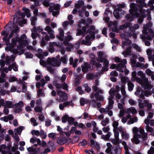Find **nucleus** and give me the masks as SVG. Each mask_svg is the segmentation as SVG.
<instances>
[{"mask_svg": "<svg viewBox=\"0 0 154 154\" xmlns=\"http://www.w3.org/2000/svg\"><path fill=\"white\" fill-rule=\"evenodd\" d=\"M131 52V48L130 47H128L126 48L125 51H124L122 52V54L124 57H127L128 55H130Z\"/></svg>", "mask_w": 154, "mask_h": 154, "instance_id": "obj_34", "label": "nucleus"}, {"mask_svg": "<svg viewBox=\"0 0 154 154\" xmlns=\"http://www.w3.org/2000/svg\"><path fill=\"white\" fill-rule=\"evenodd\" d=\"M84 4V2L82 0H79L78 3L75 5V7L77 9H79Z\"/></svg>", "mask_w": 154, "mask_h": 154, "instance_id": "obj_42", "label": "nucleus"}, {"mask_svg": "<svg viewBox=\"0 0 154 154\" xmlns=\"http://www.w3.org/2000/svg\"><path fill=\"white\" fill-rule=\"evenodd\" d=\"M126 112L128 114V115H130L131 113L132 114H134L137 112V111L134 107H131L127 109Z\"/></svg>", "mask_w": 154, "mask_h": 154, "instance_id": "obj_35", "label": "nucleus"}, {"mask_svg": "<svg viewBox=\"0 0 154 154\" xmlns=\"http://www.w3.org/2000/svg\"><path fill=\"white\" fill-rule=\"evenodd\" d=\"M125 11L120 8H118L115 9L113 12V14L116 18H118L122 16L124 13Z\"/></svg>", "mask_w": 154, "mask_h": 154, "instance_id": "obj_23", "label": "nucleus"}, {"mask_svg": "<svg viewBox=\"0 0 154 154\" xmlns=\"http://www.w3.org/2000/svg\"><path fill=\"white\" fill-rule=\"evenodd\" d=\"M9 84L7 82L0 84V94L2 96L5 95L6 93V89L8 88Z\"/></svg>", "mask_w": 154, "mask_h": 154, "instance_id": "obj_20", "label": "nucleus"}, {"mask_svg": "<svg viewBox=\"0 0 154 154\" xmlns=\"http://www.w3.org/2000/svg\"><path fill=\"white\" fill-rule=\"evenodd\" d=\"M45 30L47 31L49 34L50 35V37L48 35H46L44 37H42V39L41 42V46H44L46 44V41L48 40L50 38H54L55 36L54 35V32L51 27L49 26H47L45 29Z\"/></svg>", "mask_w": 154, "mask_h": 154, "instance_id": "obj_8", "label": "nucleus"}, {"mask_svg": "<svg viewBox=\"0 0 154 154\" xmlns=\"http://www.w3.org/2000/svg\"><path fill=\"white\" fill-rule=\"evenodd\" d=\"M128 89L129 91H131L133 89L134 85L133 83L130 81L128 82Z\"/></svg>", "mask_w": 154, "mask_h": 154, "instance_id": "obj_43", "label": "nucleus"}, {"mask_svg": "<svg viewBox=\"0 0 154 154\" xmlns=\"http://www.w3.org/2000/svg\"><path fill=\"white\" fill-rule=\"evenodd\" d=\"M137 5L134 3L130 4V9L129 10L130 14H128L125 16L126 19L129 22L132 21L134 19L137 17L138 9Z\"/></svg>", "mask_w": 154, "mask_h": 154, "instance_id": "obj_6", "label": "nucleus"}, {"mask_svg": "<svg viewBox=\"0 0 154 154\" xmlns=\"http://www.w3.org/2000/svg\"><path fill=\"white\" fill-rule=\"evenodd\" d=\"M140 85L142 87L144 88L145 89L144 91L141 92V96L148 97L149 96L151 95V85L149 84L148 79H145L144 81Z\"/></svg>", "mask_w": 154, "mask_h": 154, "instance_id": "obj_7", "label": "nucleus"}, {"mask_svg": "<svg viewBox=\"0 0 154 154\" xmlns=\"http://www.w3.org/2000/svg\"><path fill=\"white\" fill-rule=\"evenodd\" d=\"M119 125V123L117 121H114L112 124V126L114 128L113 130H118V126Z\"/></svg>", "mask_w": 154, "mask_h": 154, "instance_id": "obj_61", "label": "nucleus"}, {"mask_svg": "<svg viewBox=\"0 0 154 154\" xmlns=\"http://www.w3.org/2000/svg\"><path fill=\"white\" fill-rule=\"evenodd\" d=\"M133 132L134 134V137L131 139L133 143L138 144L140 142L139 138L142 137L143 140H145L147 138V134L145 132L143 128H140L139 129L136 127H135L133 129Z\"/></svg>", "mask_w": 154, "mask_h": 154, "instance_id": "obj_3", "label": "nucleus"}, {"mask_svg": "<svg viewBox=\"0 0 154 154\" xmlns=\"http://www.w3.org/2000/svg\"><path fill=\"white\" fill-rule=\"evenodd\" d=\"M67 139L66 137H62L59 139V143L60 145L65 144L67 142Z\"/></svg>", "mask_w": 154, "mask_h": 154, "instance_id": "obj_47", "label": "nucleus"}, {"mask_svg": "<svg viewBox=\"0 0 154 154\" xmlns=\"http://www.w3.org/2000/svg\"><path fill=\"white\" fill-rule=\"evenodd\" d=\"M73 38H72L71 35H68L65 38H64L63 44L65 45H68L69 44V42L70 40H72Z\"/></svg>", "mask_w": 154, "mask_h": 154, "instance_id": "obj_31", "label": "nucleus"}, {"mask_svg": "<svg viewBox=\"0 0 154 154\" xmlns=\"http://www.w3.org/2000/svg\"><path fill=\"white\" fill-rule=\"evenodd\" d=\"M7 149V147L5 144H2L0 146V152L2 154H6L7 151L5 150Z\"/></svg>", "mask_w": 154, "mask_h": 154, "instance_id": "obj_38", "label": "nucleus"}, {"mask_svg": "<svg viewBox=\"0 0 154 154\" xmlns=\"http://www.w3.org/2000/svg\"><path fill=\"white\" fill-rule=\"evenodd\" d=\"M42 2L45 6L48 7L50 6V1L49 0H42Z\"/></svg>", "mask_w": 154, "mask_h": 154, "instance_id": "obj_60", "label": "nucleus"}, {"mask_svg": "<svg viewBox=\"0 0 154 154\" xmlns=\"http://www.w3.org/2000/svg\"><path fill=\"white\" fill-rule=\"evenodd\" d=\"M60 8V6L59 5H54L53 7L50 6L49 8V10L50 12L52 11L55 10V11H58V10Z\"/></svg>", "mask_w": 154, "mask_h": 154, "instance_id": "obj_46", "label": "nucleus"}, {"mask_svg": "<svg viewBox=\"0 0 154 154\" xmlns=\"http://www.w3.org/2000/svg\"><path fill=\"white\" fill-rule=\"evenodd\" d=\"M146 35L143 34L140 35V37L144 42L145 45L149 46L150 45V43L149 41L146 40Z\"/></svg>", "mask_w": 154, "mask_h": 154, "instance_id": "obj_29", "label": "nucleus"}, {"mask_svg": "<svg viewBox=\"0 0 154 154\" xmlns=\"http://www.w3.org/2000/svg\"><path fill=\"white\" fill-rule=\"evenodd\" d=\"M12 27L8 25H6L5 27V30L2 32L1 34L2 35L4 36L2 39L6 44H9L8 39L7 37L9 33V32L11 31Z\"/></svg>", "mask_w": 154, "mask_h": 154, "instance_id": "obj_13", "label": "nucleus"}, {"mask_svg": "<svg viewBox=\"0 0 154 154\" xmlns=\"http://www.w3.org/2000/svg\"><path fill=\"white\" fill-rule=\"evenodd\" d=\"M88 102L87 99L84 98H81L80 100V103L81 106H84L85 104H86Z\"/></svg>", "mask_w": 154, "mask_h": 154, "instance_id": "obj_64", "label": "nucleus"}, {"mask_svg": "<svg viewBox=\"0 0 154 154\" xmlns=\"http://www.w3.org/2000/svg\"><path fill=\"white\" fill-rule=\"evenodd\" d=\"M59 32V35L57 36L58 38L60 40H63L64 37V31L63 29L60 28L58 29Z\"/></svg>", "mask_w": 154, "mask_h": 154, "instance_id": "obj_27", "label": "nucleus"}, {"mask_svg": "<svg viewBox=\"0 0 154 154\" xmlns=\"http://www.w3.org/2000/svg\"><path fill=\"white\" fill-rule=\"evenodd\" d=\"M90 97L91 99V104L93 107L98 108L99 109L101 106V103L100 102H98L97 101H103L104 100V97L102 95V99L100 100V97L97 98V97L95 95V94L92 93L90 95Z\"/></svg>", "mask_w": 154, "mask_h": 154, "instance_id": "obj_11", "label": "nucleus"}, {"mask_svg": "<svg viewBox=\"0 0 154 154\" xmlns=\"http://www.w3.org/2000/svg\"><path fill=\"white\" fill-rule=\"evenodd\" d=\"M125 33L122 34L121 36L122 38L124 40L122 41V47L123 48H124L126 46H129L131 40L128 39V37H131L132 36V34L131 32H126V31L124 30Z\"/></svg>", "mask_w": 154, "mask_h": 154, "instance_id": "obj_10", "label": "nucleus"}, {"mask_svg": "<svg viewBox=\"0 0 154 154\" xmlns=\"http://www.w3.org/2000/svg\"><path fill=\"white\" fill-rule=\"evenodd\" d=\"M19 83L22 85V92L25 93L27 90L26 83L21 80H19Z\"/></svg>", "mask_w": 154, "mask_h": 154, "instance_id": "obj_33", "label": "nucleus"}, {"mask_svg": "<svg viewBox=\"0 0 154 154\" xmlns=\"http://www.w3.org/2000/svg\"><path fill=\"white\" fill-rule=\"evenodd\" d=\"M51 120L49 119H47L45 121V125L46 127L50 126L51 125Z\"/></svg>", "mask_w": 154, "mask_h": 154, "instance_id": "obj_59", "label": "nucleus"}, {"mask_svg": "<svg viewBox=\"0 0 154 154\" xmlns=\"http://www.w3.org/2000/svg\"><path fill=\"white\" fill-rule=\"evenodd\" d=\"M24 128L23 126H20L17 128L14 129V133L15 134H18L19 135L21 134L22 130L24 129Z\"/></svg>", "mask_w": 154, "mask_h": 154, "instance_id": "obj_37", "label": "nucleus"}, {"mask_svg": "<svg viewBox=\"0 0 154 154\" xmlns=\"http://www.w3.org/2000/svg\"><path fill=\"white\" fill-rule=\"evenodd\" d=\"M43 30V29L41 26H39L36 28L35 26H34L32 29H31V30L32 31V32H42V31Z\"/></svg>", "mask_w": 154, "mask_h": 154, "instance_id": "obj_44", "label": "nucleus"}, {"mask_svg": "<svg viewBox=\"0 0 154 154\" xmlns=\"http://www.w3.org/2000/svg\"><path fill=\"white\" fill-rule=\"evenodd\" d=\"M97 55L98 56L97 60L99 62H100L101 60L107 58L106 54L103 51H99L98 52Z\"/></svg>", "mask_w": 154, "mask_h": 154, "instance_id": "obj_25", "label": "nucleus"}, {"mask_svg": "<svg viewBox=\"0 0 154 154\" xmlns=\"http://www.w3.org/2000/svg\"><path fill=\"white\" fill-rule=\"evenodd\" d=\"M99 83L97 80H96L95 82L93 88L94 91L95 92V95L97 97V98H98V97H100V100L102 99V94H103L104 92L103 90L100 88H99L98 86L99 85Z\"/></svg>", "mask_w": 154, "mask_h": 154, "instance_id": "obj_12", "label": "nucleus"}, {"mask_svg": "<svg viewBox=\"0 0 154 154\" xmlns=\"http://www.w3.org/2000/svg\"><path fill=\"white\" fill-rule=\"evenodd\" d=\"M100 62L101 63H103L104 66H108L109 61L108 60L106 59V58L101 60Z\"/></svg>", "mask_w": 154, "mask_h": 154, "instance_id": "obj_62", "label": "nucleus"}, {"mask_svg": "<svg viewBox=\"0 0 154 154\" xmlns=\"http://www.w3.org/2000/svg\"><path fill=\"white\" fill-rule=\"evenodd\" d=\"M82 71L85 72L87 71L88 69L91 68V65L88 63H85L82 66Z\"/></svg>", "mask_w": 154, "mask_h": 154, "instance_id": "obj_30", "label": "nucleus"}, {"mask_svg": "<svg viewBox=\"0 0 154 154\" xmlns=\"http://www.w3.org/2000/svg\"><path fill=\"white\" fill-rule=\"evenodd\" d=\"M131 117V115H128L126 116L125 117H123L122 119V122L123 123H125L127 121L128 119Z\"/></svg>", "mask_w": 154, "mask_h": 154, "instance_id": "obj_51", "label": "nucleus"}, {"mask_svg": "<svg viewBox=\"0 0 154 154\" xmlns=\"http://www.w3.org/2000/svg\"><path fill=\"white\" fill-rule=\"evenodd\" d=\"M57 94L60 96V99L61 101H64L66 100L67 97L66 94L65 92L58 91Z\"/></svg>", "mask_w": 154, "mask_h": 154, "instance_id": "obj_24", "label": "nucleus"}, {"mask_svg": "<svg viewBox=\"0 0 154 154\" xmlns=\"http://www.w3.org/2000/svg\"><path fill=\"white\" fill-rule=\"evenodd\" d=\"M90 143L91 145H93L98 150L100 149V147L95 140L91 139Z\"/></svg>", "mask_w": 154, "mask_h": 154, "instance_id": "obj_40", "label": "nucleus"}, {"mask_svg": "<svg viewBox=\"0 0 154 154\" xmlns=\"http://www.w3.org/2000/svg\"><path fill=\"white\" fill-rule=\"evenodd\" d=\"M14 105L12 102L10 101H6L4 102V106H6L7 107L11 108L13 107Z\"/></svg>", "mask_w": 154, "mask_h": 154, "instance_id": "obj_45", "label": "nucleus"}, {"mask_svg": "<svg viewBox=\"0 0 154 154\" xmlns=\"http://www.w3.org/2000/svg\"><path fill=\"white\" fill-rule=\"evenodd\" d=\"M10 65H11L12 67V69L15 71H18V66L16 64L15 62H13L12 64H10Z\"/></svg>", "mask_w": 154, "mask_h": 154, "instance_id": "obj_53", "label": "nucleus"}, {"mask_svg": "<svg viewBox=\"0 0 154 154\" xmlns=\"http://www.w3.org/2000/svg\"><path fill=\"white\" fill-rule=\"evenodd\" d=\"M16 57L14 55H11L10 57L8 56H6L5 57V54H3L1 56L2 58H5V61L6 64L8 65L11 62L14 61Z\"/></svg>", "mask_w": 154, "mask_h": 154, "instance_id": "obj_21", "label": "nucleus"}, {"mask_svg": "<svg viewBox=\"0 0 154 154\" xmlns=\"http://www.w3.org/2000/svg\"><path fill=\"white\" fill-rule=\"evenodd\" d=\"M152 26V23L149 22L148 24L145 25L143 26L142 33L143 34L147 35L148 32L152 34L153 36L154 37V32L152 29L151 28Z\"/></svg>", "mask_w": 154, "mask_h": 154, "instance_id": "obj_15", "label": "nucleus"}, {"mask_svg": "<svg viewBox=\"0 0 154 154\" xmlns=\"http://www.w3.org/2000/svg\"><path fill=\"white\" fill-rule=\"evenodd\" d=\"M114 60L116 62L119 63L117 65L112 64L110 67V69H116L117 71L122 72L126 68L125 65L127 63V61L126 59L121 60L119 57H116L115 58Z\"/></svg>", "mask_w": 154, "mask_h": 154, "instance_id": "obj_4", "label": "nucleus"}, {"mask_svg": "<svg viewBox=\"0 0 154 154\" xmlns=\"http://www.w3.org/2000/svg\"><path fill=\"white\" fill-rule=\"evenodd\" d=\"M115 93V89L113 88H111L109 91V94L110 96L108 97L109 103L108 107H110V109H112V105L114 103L113 99L114 98Z\"/></svg>", "mask_w": 154, "mask_h": 154, "instance_id": "obj_16", "label": "nucleus"}, {"mask_svg": "<svg viewBox=\"0 0 154 154\" xmlns=\"http://www.w3.org/2000/svg\"><path fill=\"white\" fill-rule=\"evenodd\" d=\"M46 82L45 80L44 79H42L39 82L36 83V86L37 88H39L40 86L44 87Z\"/></svg>", "mask_w": 154, "mask_h": 154, "instance_id": "obj_28", "label": "nucleus"}, {"mask_svg": "<svg viewBox=\"0 0 154 154\" xmlns=\"http://www.w3.org/2000/svg\"><path fill=\"white\" fill-rule=\"evenodd\" d=\"M111 142L113 144L117 145L118 143H121L122 140H119V138H115L111 139Z\"/></svg>", "mask_w": 154, "mask_h": 154, "instance_id": "obj_39", "label": "nucleus"}, {"mask_svg": "<svg viewBox=\"0 0 154 154\" xmlns=\"http://www.w3.org/2000/svg\"><path fill=\"white\" fill-rule=\"evenodd\" d=\"M86 29V27L85 26H84L81 28H79V29H77L76 35L79 36L87 34Z\"/></svg>", "mask_w": 154, "mask_h": 154, "instance_id": "obj_26", "label": "nucleus"}, {"mask_svg": "<svg viewBox=\"0 0 154 154\" xmlns=\"http://www.w3.org/2000/svg\"><path fill=\"white\" fill-rule=\"evenodd\" d=\"M95 27L93 26H90L89 29L88 30L89 35H87L85 38V40H83L81 42V44H85L87 46H90L91 44V41L93 40L95 38Z\"/></svg>", "mask_w": 154, "mask_h": 154, "instance_id": "obj_5", "label": "nucleus"}, {"mask_svg": "<svg viewBox=\"0 0 154 154\" xmlns=\"http://www.w3.org/2000/svg\"><path fill=\"white\" fill-rule=\"evenodd\" d=\"M53 84L57 88H61L62 87V84L58 83L57 81L56 80H54V81Z\"/></svg>", "mask_w": 154, "mask_h": 154, "instance_id": "obj_54", "label": "nucleus"}, {"mask_svg": "<svg viewBox=\"0 0 154 154\" xmlns=\"http://www.w3.org/2000/svg\"><path fill=\"white\" fill-rule=\"evenodd\" d=\"M30 142L34 144L33 146L27 148L28 151L30 154H37L41 152V147H36L37 146H42L44 147L46 146L47 144L45 141L42 142L40 140L36 137H33L30 139Z\"/></svg>", "mask_w": 154, "mask_h": 154, "instance_id": "obj_2", "label": "nucleus"}, {"mask_svg": "<svg viewBox=\"0 0 154 154\" xmlns=\"http://www.w3.org/2000/svg\"><path fill=\"white\" fill-rule=\"evenodd\" d=\"M132 24L131 23H126L122 25L119 26V29H120L125 30L126 32L131 33L134 32L135 29H137L139 28V26L137 24H134L132 26Z\"/></svg>", "mask_w": 154, "mask_h": 154, "instance_id": "obj_9", "label": "nucleus"}, {"mask_svg": "<svg viewBox=\"0 0 154 154\" xmlns=\"http://www.w3.org/2000/svg\"><path fill=\"white\" fill-rule=\"evenodd\" d=\"M48 146L52 151H54L56 148L54 143L51 141H50L48 143Z\"/></svg>", "mask_w": 154, "mask_h": 154, "instance_id": "obj_36", "label": "nucleus"}, {"mask_svg": "<svg viewBox=\"0 0 154 154\" xmlns=\"http://www.w3.org/2000/svg\"><path fill=\"white\" fill-rule=\"evenodd\" d=\"M31 122L32 125L34 126H36L38 124V123L37 122L36 120L34 118H31Z\"/></svg>", "mask_w": 154, "mask_h": 154, "instance_id": "obj_57", "label": "nucleus"}, {"mask_svg": "<svg viewBox=\"0 0 154 154\" xmlns=\"http://www.w3.org/2000/svg\"><path fill=\"white\" fill-rule=\"evenodd\" d=\"M26 39L27 36L25 34H22L20 37L17 35L15 38H12L11 43L5 48V50L12 51L14 54H23L24 52L23 49V45H28L29 41Z\"/></svg>", "mask_w": 154, "mask_h": 154, "instance_id": "obj_1", "label": "nucleus"}, {"mask_svg": "<svg viewBox=\"0 0 154 154\" xmlns=\"http://www.w3.org/2000/svg\"><path fill=\"white\" fill-rule=\"evenodd\" d=\"M30 20L31 21V25L32 26H34L36 22L37 18L36 17H32L31 18Z\"/></svg>", "mask_w": 154, "mask_h": 154, "instance_id": "obj_58", "label": "nucleus"}, {"mask_svg": "<svg viewBox=\"0 0 154 154\" xmlns=\"http://www.w3.org/2000/svg\"><path fill=\"white\" fill-rule=\"evenodd\" d=\"M89 76L91 79H93L94 78L98 79L100 77V73H97L94 74H91L89 75Z\"/></svg>", "mask_w": 154, "mask_h": 154, "instance_id": "obj_48", "label": "nucleus"}, {"mask_svg": "<svg viewBox=\"0 0 154 154\" xmlns=\"http://www.w3.org/2000/svg\"><path fill=\"white\" fill-rule=\"evenodd\" d=\"M73 16L72 15H69L68 17V19L71 26H72L74 23V20H72Z\"/></svg>", "mask_w": 154, "mask_h": 154, "instance_id": "obj_63", "label": "nucleus"}, {"mask_svg": "<svg viewBox=\"0 0 154 154\" xmlns=\"http://www.w3.org/2000/svg\"><path fill=\"white\" fill-rule=\"evenodd\" d=\"M109 119L108 118H105L103 119L101 121V124L103 126H106L109 122Z\"/></svg>", "mask_w": 154, "mask_h": 154, "instance_id": "obj_50", "label": "nucleus"}, {"mask_svg": "<svg viewBox=\"0 0 154 154\" xmlns=\"http://www.w3.org/2000/svg\"><path fill=\"white\" fill-rule=\"evenodd\" d=\"M69 60L70 64L72 65V66L73 67H75L76 66L77 63L78 61L77 59H75L74 60L73 57H71Z\"/></svg>", "mask_w": 154, "mask_h": 154, "instance_id": "obj_32", "label": "nucleus"}, {"mask_svg": "<svg viewBox=\"0 0 154 154\" xmlns=\"http://www.w3.org/2000/svg\"><path fill=\"white\" fill-rule=\"evenodd\" d=\"M129 120L128 121L127 123L128 124H131L137 122L138 119L136 117L130 118Z\"/></svg>", "mask_w": 154, "mask_h": 154, "instance_id": "obj_41", "label": "nucleus"}, {"mask_svg": "<svg viewBox=\"0 0 154 154\" xmlns=\"http://www.w3.org/2000/svg\"><path fill=\"white\" fill-rule=\"evenodd\" d=\"M48 55L47 52H44L42 54H37L38 57L40 59V63L43 66H46L47 65V60H46L44 57H46Z\"/></svg>", "mask_w": 154, "mask_h": 154, "instance_id": "obj_18", "label": "nucleus"}, {"mask_svg": "<svg viewBox=\"0 0 154 154\" xmlns=\"http://www.w3.org/2000/svg\"><path fill=\"white\" fill-rule=\"evenodd\" d=\"M121 148L119 146H116L114 149V152H112L113 154H119L121 151Z\"/></svg>", "mask_w": 154, "mask_h": 154, "instance_id": "obj_49", "label": "nucleus"}, {"mask_svg": "<svg viewBox=\"0 0 154 154\" xmlns=\"http://www.w3.org/2000/svg\"><path fill=\"white\" fill-rule=\"evenodd\" d=\"M148 10L149 11L148 9H147L146 10L143 11V10H142L140 11V12H142V15L138 18V21L140 23H141L144 18L146 17V15L148 16V18L149 20L151 18L150 15V12L148 11Z\"/></svg>", "mask_w": 154, "mask_h": 154, "instance_id": "obj_19", "label": "nucleus"}, {"mask_svg": "<svg viewBox=\"0 0 154 154\" xmlns=\"http://www.w3.org/2000/svg\"><path fill=\"white\" fill-rule=\"evenodd\" d=\"M121 91L122 94L123 96V97H128V95L126 94V92L124 87H122L121 89Z\"/></svg>", "mask_w": 154, "mask_h": 154, "instance_id": "obj_56", "label": "nucleus"}, {"mask_svg": "<svg viewBox=\"0 0 154 154\" xmlns=\"http://www.w3.org/2000/svg\"><path fill=\"white\" fill-rule=\"evenodd\" d=\"M47 65L46 66H44L46 67L48 66H51L54 67H59L60 65V60H57L54 59V57H52L51 58L48 57L47 60Z\"/></svg>", "mask_w": 154, "mask_h": 154, "instance_id": "obj_17", "label": "nucleus"}, {"mask_svg": "<svg viewBox=\"0 0 154 154\" xmlns=\"http://www.w3.org/2000/svg\"><path fill=\"white\" fill-rule=\"evenodd\" d=\"M122 139L127 140L129 138V135L128 134L123 131L122 133Z\"/></svg>", "mask_w": 154, "mask_h": 154, "instance_id": "obj_55", "label": "nucleus"}, {"mask_svg": "<svg viewBox=\"0 0 154 154\" xmlns=\"http://www.w3.org/2000/svg\"><path fill=\"white\" fill-rule=\"evenodd\" d=\"M109 130V128L108 127H104L102 128V130L104 132H107L106 135H103L101 136V138L104 140H108L110 137L111 133L108 132Z\"/></svg>", "mask_w": 154, "mask_h": 154, "instance_id": "obj_22", "label": "nucleus"}, {"mask_svg": "<svg viewBox=\"0 0 154 154\" xmlns=\"http://www.w3.org/2000/svg\"><path fill=\"white\" fill-rule=\"evenodd\" d=\"M22 10L24 11L26 13V15L27 17H29L31 16V14L30 13L29 10L28 9L23 8H22Z\"/></svg>", "mask_w": 154, "mask_h": 154, "instance_id": "obj_52", "label": "nucleus"}, {"mask_svg": "<svg viewBox=\"0 0 154 154\" xmlns=\"http://www.w3.org/2000/svg\"><path fill=\"white\" fill-rule=\"evenodd\" d=\"M137 72L135 71H133L132 72L131 80L133 81H136L139 84H140L143 82L145 80V79H148L146 78L145 75H142L140 78H139L137 76Z\"/></svg>", "mask_w": 154, "mask_h": 154, "instance_id": "obj_14", "label": "nucleus"}]
</instances>
